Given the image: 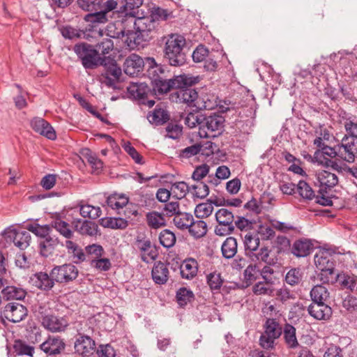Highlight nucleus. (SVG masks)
Wrapping results in <instances>:
<instances>
[{
  "instance_id": "obj_56",
  "label": "nucleus",
  "mask_w": 357,
  "mask_h": 357,
  "mask_svg": "<svg viewBox=\"0 0 357 357\" xmlns=\"http://www.w3.org/2000/svg\"><path fill=\"white\" fill-rule=\"evenodd\" d=\"M296 188L298 194L302 198L312 200L315 197L314 190L306 181L301 180L297 184Z\"/></svg>"
},
{
  "instance_id": "obj_27",
  "label": "nucleus",
  "mask_w": 357,
  "mask_h": 357,
  "mask_svg": "<svg viewBox=\"0 0 357 357\" xmlns=\"http://www.w3.org/2000/svg\"><path fill=\"white\" fill-rule=\"evenodd\" d=\"M75 352L82 356H89L96 349L95 341L88 335H80L75 342Z\"/></svg>"
},
{
  "instance_id": "obj_3",
  "label": "nucleus",
  "mask_w": 357,
  "mask_h": 357,
  "mask_svg": "<svg viewBox=\"0 0 357 357\" xmlns=\"http://www.w3.org/2000/svg\"><path fill=\"white\" fill-rule=\"evenodd\" d=\"M162 46L163 59L172 66H181L186 63L185 51L186 40L184 36L178 33H170L160 39Z\"/></svg>"
},
{
  "instance_id": "obj_12",
  "label": "nucleus",
  "mask_w": 357,
  "mask_h": 357,
  "mask_svg": "<svg viewBox=\"0 0 357 357\" xmlns=\"http://www.w3.org/2000/svg\"><path fill=\"white\" fill-rule=\"evenodd\" d=\"M28 310L25 306L18 303H8L1 312L2 321L7 319L13 323H17L27 316Z\"/></svg>"
},
{
  "instance_id": "obj_11",
  "label": "nucleus",
  "mask_w": 357,
  "mask_h": 357,
  "mask_svg": "<svg viewBox=\"0 0 357 357\" xmlns=\"http://www.w3.org/2000/svg\"><path fill=\"white\" fill-rule=\"evenodd\" d=\"M185 77L187 78H196V79L192 83H188L189 82H188L186 84H181V87H176V89H178L176 92L177 98L180 102L195 107L199 95L192 86L200 81V78L199 76L194 77L187 75H185Z\"/></svg>"
},
{
  "instance_id": "obj_5",
  "label": "nucleus",
  "mask_w": 357,
  "mask_h": 357,
  "mask_svg": "<svg viewBox=\"0 0 357 357\" xmlns=\"http://www.w3.org/2000/svg\"><path fill=\"white\" fill-rule=\"evenodd\" d=\"M73 50L85 69L96 68L100 66L101 59H103V56H98V50H96L92 45L86 43L76 44Z\"/></svg>"
},
{
  "instance_id": "obj_58",
  "label": "nucleus",
  "mask_w": 357,
  "mask_h": 357,
  "mask_svg": "<svg viewBox=\"0 0 357 357\" xmlns=\"http://www.w3.org/2000/svg\"><path fill=\"white\" fill-rule=\"evenodd\" d=\"M206 281L210 289L214 291L219 290L221 288L224 280L220 273L215 271L207 275Z\"/></svg>"
},
{
  "instance_id": "obj_36",
  "label": "nucleus",
  "mask_w": 357,
  "mask_h": 357,
  "mask_svg": "<svg viewBox=\"0 0 357 357\" xmlns=\"http://www.w3.org/2000/svg\"><path fill=\"white\" fill-rule=\"evenodd\" d=\"M129 198L124 194L114 192L106 198V205L114 210H119L128 205Z\"/></svg>"
},
{
  "instance_id": "obj_47",
  "label": "nucleus",
  "mask_w": 357,
  "mask_h": 357,
  "mask_svg": "<svg viewBox=\"0 0 357 357\" xmlns=\"http://www.w3.org/2000/svg\"><path fill=\"white\" fill-rule=\"evenodd\" d=\"M176 302L181 307H184L188 303H191L195 299L193 292L186 287L179 288L176 294Z\"/></svg>"
},
{
  "instance_id": "obj_41",
  "label": "nucleus",
  "mask_w": 357,
  "mask_h": 357,
  "mask_svg": "<svg viewBox=\"0 0 357 357\" xmlns=\"http://www.w3.org/2000/svg\"><path fill=\"white\" fill-rule=\"evenodd\" d=\"M146 221L151 229H158L166 225L165 215L155 211L146 214Z\"/></svg>"
},
{
  "instance_id": "obj_40",
  "label": "nucleus",
  "mask_w": 357,
  "mask_h": 357,
  "mask_svg": "<svg viewBox=\"0 0 357 357\" xmlns=\"http://www.w3.org/2000/svg\"><path fill=\"white\" fill-rule=\"evenodd\" d=\"M237 241L234 237H227L221 246L222 257L225 259H231L237 253Z\"/></svg>"
},
{
  "instance_id": "obj_13",
  "label": "nucleus",
  "mask_w": 357,
  "mask_h": 357,
  "mask_svg": "<svg viewBox=\"0 0 357 357\" xmlns=\"http://www.w3.org/2000/svg\"><path fill=\"white\" fill-rule=\"evenodd\" d=\"M144 0H120L118 17H121L122 24L127 21H133L138 14L139 8L143 4Z\"/></svg>"
},
{
  "instance_id": "obj_37",
  "label": "nucleus",
  "mask_w": 357,
  "mask_h": 357,
  "mask_svg": "<svg viewBox=\"0 0 357 357\" xmlns=\"http://www.w3.org/2000/svg\"><path fill=\"white\" fill-rule=\"evenodd\" d=\"M317 179L321 187L324 186L326 189H331L338 183L337 176L327 170H322L317 174Z\"/></svg>"
},
{
  "instance_id": "obj_53",
  "label": "nucleus",
  "mask_w": 357,
  "mask_h": 357,
  "mask_svg": "<svg viewBox=\"0 0 357 357\" xmlns=\"http://www.w3.org/2000/svg\"><path fill=\"white\" fill-rule=\"evenodd\" d=\"M340 147V144H337L334 147H331L326 145L325 147H323V150L320 151L319 149L317 150L314 152V158L319 161V156L327 155L331 158H335L336 157L340 158V154L339 152V149Z\"/></svg>"
},
{
  "instance_id": "obj_32",
  "label": "nucleus",
  "mask_w": 357,
  "mask_h": 357,
  "mask_svg": "<svg viewBox=\"0 0 357 357\" xmlns=\"http://www.w3.org/2000/svg\"><path fill=\"white\" fill-rule=\"evenodd\" d=\"M61 245L66 247L68 254L71 255L73 261L75 264H80L86 260V254L83 249L71 239L66 240Z\"/></svg>"
},
{
  "instance_id": "obj_14",
  "label": "nucleus",
  "mask_w": 357,
  "mask_h": 357,
  "mask_svg": "<svg viewBox=\"0 0 357 357\" xmlns=\"http://www.w3.org/2000/svg\"><path fill=\"white\" fill-rule=\"evenodd\" d=\"M64 339L59 335H48L47 339L40 344V349L47 356L56 357L64 353L66 349Z\"/></svg>"
},
{
  "instance_id": "obj_45",
  "label": "nucleus",
  "mask_w": 357,
  "mask_h": 357,
  "mask_svg": "<svg viewBox=\"0 0 357 357\" xmlns=\"http://www.w3.org/2000/svg\"><path fill=\"white\" fill-rule=\"evenodd\" d=\"M260 239L255 232H248L244 237V245L246 253H251L258 250Z\"/></svg>"
},
{
  "instance_id": "obj_25",
  "label": "nucleus",
  "mask_w": 357,
  "mask_h": 357,
  "mask_svg": "<svg viewBox=\"0 0 357 357\" xmlns=\"http://www.w3.org/2000/svg\"><path fill=\"white\" fill-rule=\"evenodd\" d=\"M50 227L54 229L66 240L72 239L74 236V231L71 229L69 223L64 221L60 213H56L52 217Z\"/></svg>"
},
{
  "instance_id": "obj_64",
  "label": "nucleus",
  "mask_w": 357,
  "mask_h": 357,
  "mask_svg": "<svg viewBox=\"0 0 357 357\" xmlns=\"http://www.w3.org/2000/svg\"><path fill=\"white\" fill-rule=\"evenodd\" d=\"M208 56H209V51L203 45H198L192 54V59L196 63L204 61Z\"/></svg>"
},
{
  "instance_id": "obj_33",
  "label": "nucleus",
  "mask_w": 357,
  "mask_h": 357,
  "mask_svg": "<svg viewBox=\"0 0 357 357\" xmlns=\"http://www.w3.org/2000/svg\"><path fill=\"white\" fill-rule=\"evenodd\" d=\"M153 281L158 284H165L169 278L167 264L160 261L155 262L151 271Z\"/></svg>"
},
{
  "instance_id": "obj_20",
  "label": "nucleus",
  "mask_w": 357,
  "mask_h": 357,
  "mask_svg": "<svg viewBox=\"0 0 357 357\" xmlns=\"http://www.w3.org/2000/svg\"><path fill=\"white\" fill-rule=\"evenodd\" d=\"M130 97L137 100L141 104H146V100L152 95L151 89L144 82L131 83L127 88Z\"/></svg>"
},
{
  "instance_id": "obj_10",
  "label": "nucleus",
  "mask_w": 357,
  "mask_h": 357,
  "mask_svg": "<svg viewBox=\"0 0 357 357\" xmlns=\"http://www.w3.org/2000/svg\"><path fill=\"white\" fill-rule=\"evenodd\" d=\"M79 274L78 268L73 264H65L54 266L51 275L56 282L67 284L75 280Z\"/></svg>"
},
{
  "instance_id": "obj_8",
  "label": "nucleus",
  "mask_w": 357,
  "mask_h": 357,
  "mask_svg": "<svg viewBox=\"0 0 357 357\" xmlns=\"http://www.w3.org/2000/svg\"><path fill=\"white\" fill-rule=\"evenodd\" d=\"M100 66L105 68V73L101 76L105 78L102 82L107 86L116 89V82L119 81L122 74L121 68L118 66L116 61L109 56H103Z\"/></svg>"
},
{
  "instance_id": "obj_19",
  "label": "nucleus",
  "mask_w": 357,
  "mask_h": 357,
  "mask_svg": "<svg viewBox=\"0 0 357 357\" xmlns=\"http://www.w3.org/2000/svg\"><path fill=\"white\" fill-rule=\"evenodd\" d=\"M7 241H13L20 250L26 249L31 241V235L28 231H17L15 229L6 230L3 233Z\"/></svg>"
},
{
  "instance_id": "obj_39",
  "label": "nucleus",
  "mask_w": 357,
  "mask_h": 357,
  "mask_svg": "<svg viewBox=\"0 0 357 357\" xmlns=\"http://www.w3.org/2000/svg\"><path fill=\"white\" fill-rule=\"evenodd\" d=\"M181 277L185 279L193 278L197 273V262L194 259H185L180 267Z\"/></svg>"
},
{
  "instance_id": "obj_61",
  "label": "nucleus",
  "mask_w": 357,
  "mask_h": 357,
  "mask_svg": "<svg viewBox=\"0 0 357 357\" xmlns=\"http://www.w3.org/2000/svg\"><path fill=\"white\" fill-rule=\"evenodd\" d=\"M190 188L185 182L179 181L174 183L171 190L175 194L174 197L177 199H181L185 197Z\"/></svg>"
},
{
  "instance_id": "obj_55",
  "label": "nucleus",
  "mask_w": 357,
  "mask_h": 357,
  "mask_svg": "<svg viewBox=\"0 0 357 357\" xmlns=\"http://www.w3.org/2000/svg\"><path fill=\"white\" fill-rule=\"evenodd\" d=\"M204 114L190 112L185 119V124L190 128L199 127V132L202 131Z\"/></svg>"
},
{
  "instance_id": "obj_7",
  "label": "nucleus",
  "mask_w": 357,
  "mask_h": 357,
  "mask_svg": "<svg viewBox=\"0 0 357 357\" xmlns=\"http://www.w3.org/2000/svg\"><path fill=\"white\" fill-rule=\"evenodd\" d=\"M264 332L259 337V344L266 349L274 348L275 340L282 334L283 327L276 319L267 318L264 324Z\"/></svg>"
},
{
  "instance_id": "obj_18",
  "label": "nucleus",
  "mask_w": 357,
  "mask_h": 357,
  "mask_svg": "<svg viewBox=\"0 0 357 357\" xmlns=\"http://www.w3.org/2000/svg\"><path fill=\"white\" fill-rule=\"evenodd\" d=\"M315 249L313 241L307 238H300L294 241L291 247V253L296 257H305Z\"/></svg>"
},
{
  "instance_id": "obj_1",
  "label": "nucleus",
  "mask_w": 357,
  "mask_h": 357,
  "mask_svg": "<svg viewBox=\"0 0 357 357\" xmlns=\"http://www.w3.org/2000/svg\"><path fill=\"white\" fill-rule=\"evenodd\" d=\"M133 24L135 31L126 30L125 27L120 31H114L112 33L111 28L108 27L109 33L108 36L114 38H123L126 37L125 42L130 47H135L142 45L144 42H149L153 38L157 33L159 22L153 20L150 15L137 17L130 22Z\"/></svg>"
},
{
  "instance_id": "obj_21",
  "label": "nucleus",
  "mask_w": 357,
  "mask_h": 357,
  "mask_svg": "<svg viewBox=\"0 0 357 357\" xmlns=\"http://www.w3.org/2000/svg\"><path fill=\"white\" fill-rule=\"evenodd\" d=\"M90 12V13L86 14L84 17L86 22L90 23L86 27V31L96 32L102 36V31L100 29L98 28V26L99 24L107 22L108 16L105 15V12L101 11L100 9Z\"/></svg>"
},
{
  "instance_id": "obj_31",
  "label": "nucleus",
  "mask_w": 357,
  "mask_h": 357,
  "mask_svg": "<svg viewBox=\"0 0 357 357\" xmlns=\"http://www.w3.org/2000/svg\"><path fill=\"white\" fill-rule=\"evenodd\" d=\"M283 340L284 342L289 349H297L300 344L296 337V328L289 323H285L283 329Z\"/></svg>"
},
{
  "instance_id": "obj_59",
  "label": "nucleus",
  "mask_w": 357,
  "mask_h": 357,
  "mask_svg": "<svg viewBox=\"0 0 357 357\" xmlns=\"http://www.w3.org/2000/svg\"><path fill=\"white\" fill-rule=\"evenodd\" d=\"M271 284V280L258 282L253 286L252 291L256 295H270L273 291Z\"/></svg>"
},
{
  "instance_id": "obj_4",
  "label": "nucleus",
  "mask_w": 357,
  "mask_h": 357,
  "mask_svg": "<svg viewBox=\"0 0 357 357\" xmlns=\"http://www.w3.org/2000/svg\"><path fill=\"white\" fill-rule=\"evenodd\" d=\"M36 312L41 326L52 333L63 332L69 325L66 317L56 316L54 310L47 305H38Z\"/></svg>"
},
{
  "instance_id": "obj_29",
  "label": "nucleus",
  "mask_w": 357,
  "mask_h": 357,
  "mask_svg": "<svg viewBox=\"0 0 357 357\" xmlns=\"http://www.w3.org/2000/svg\"><path fill=\"white\" fill-rule=\"evenodd\" d=\"M348 274L337 273L335 268L320 270L318 278L323 284L338 282L342 288V281L347 279Z\"/></svg>"
},
{
  "instance_id": "obj_38",
  "label": "nucleus",
  "mask_w": 357,
  "mask_h": 357,
  "mask_svg": "<svg viewBox=\"0 0 357 357\" xmlns=\"http://www.w3.org/2000/svg\"><path fill=\"white\" fill-rule=\"evenodd\" d=\"M217 106L216 98L212 94H202L198 96L195 107L197 110H211L214 109Z\"/></svg>"
},
{
  "instance_id": "obj_52",
  "label": "nucleus",
  "mask_w": 357,
  "mask_h": 357,
  "mask_svg": "<svg viewBox=\"0 0 357 357\" xmlns=\"http://www.w3.org/2000/svg\"><path fill=\"white\" fill-rule=\"evenodd\" d=\"M61 33L66 39L73 40L85 37V31L77 29L70 25L64 26L61 29Z\"/></svg>"
},
{
  "instance_id": "obj_6",
  "label": "nucleus",
  "mask_w": 357,
  "mask_h": 357,
  "mask_svg": "<svg viewBox=\"0 0 357 357\" xmlns=\"http://www.w3.org/2000/svg\"><path fill=\"white\" fill-rule=\"evenodd\" d=\"M225 122V119L221 114L215 112L209 115L204 114L199 136L208 138L221 134L224 130Z\"/></svg>"
},
{
  "instance_id": "obj_15",
  "label": "nucleus",
  "mask_w": 357,
  "mask_h": 357,
  "mask_svg": "<svg viewBox=\"0 0 357 357\" xmlns=\"http://www.w3.org/2000/svg\"><path fill=\"white\" fill-rule=\"evenodd\" d=\"M146 65L149 66L147 59L144 61L139 55L131 54L123 63V71L130 77H137L142 73Z\"/></svg>"
},
{
  "instance_id": "obj_17",
  "label": "nucleus",
  "mask_w": 357,
  "mask_h": 357,
  "mask_svg": "<svg viewBox=\"0 0 357 357\" xmlns=\"http://www.w3.org/2000/svg\"><path fill=\"white\" fill-rule=\"evenodd\" d=\"M146 118L154 126H162L170 120V114L164 102L158 103L155 107L148 112Z\"/></svg>"
},
{
  "instance_id": "obj_44",
  "label": "nucleus",
  "mask_w": 357,
  "mask_h": 357,
  "mask_svg": "<svg viewBox=\"0 0 357 357\" xmlns=\"http://www.w3.org/2000/svg\"><path fill=\"white\" fill-rule=\"evenodd\" d=\"M189 233L195 238H199L206 235L207 232V225L206 222L202 220L195 221L192 220L190 223Z\"/></svg>"
},
{
  "instance_id": "obj_26",
  "label": "nucleus",
  "mask_w": 357,
  "mask_h": 357,
  "mask_svg": "<svg viewBox=\"0 0 357 357\" xmlns=\"http://www.w3.org/2000/svg\"><path fill=\"white\" fill-rule=\"evenodd\" d=\"M347 140L348 137L347 136L343 137L340 147L341 149H339V152L340 158L347 162L352 163L357 158V140L346 142Z\"/></svg>"
},
{
  "instance_id": "obj_35",
  "label": "nucleus",
  "mask_w": 357,
  "mask_h": 357,
  "mask_svg": "<svg viewBox=\"0 0 357 357\" xmlns=\"http://www.w3.org/2000/svg\"><path fill=\"white\" fill-rule=\"evenodd\" d=\"M314 263L319 270L334 269L333 257L326 251L319 252L314 256Z\"/></svg>"
},
{
  "instance_id": "obj_42",
  "label": "nucleus",
  "mask_w": 357,
  "mask_h": 357,
  "mask_svg": "<svg viewBox=\"0 0 357 357\" xmlns=\"http://www.w3.org/2000/svg\"><path fill=\"white\" fill-rule=\"evenodd\" d=\"M3 297L6 300H23L26 295V291L15 286H7L1 291Z\"/></svg>"
},
{
  "instance_id": "obj_28",
  "label": "nucleus",
  "mask_w": 357,
  "mask_h": 357,
  "mask_svg": "<svg viewBox=\"0 0 357 357\" xmlns=\"http://www.w3.org/2000/svg\"><path fill=\"white\" fill-rule=\"evenodd\" d=\"M73 223L75 230L82 236H96L99 234L98 226L94 222L77 219Z\"/></svg>"
},
{
  "instance_id": "obj_16",
  "label": "nucleus",
  "mask_w": 357,
  "mask_h": 357,
  "mask_svg": "<svg viewBox=\"0 0 357 357\" xmlns=\"http://www.w3.org/2000/svg\"><path fill=\"white\" fill-rule=\"evenodd\" d=\"M136 246L140 252L141 259L144 262L149 260H155L158 255V247L153 244L149 238L137 237L135 241Z\"/></svg>"
},
{
  "instance_id": "obj_46",
  "label": "nucleus",
  "mask_w": 357,
  "mask_h": 357,
  "mask_svg": "<svg viewBox=\"0 0 357 357\" xmlns=\"http://www.w3.org/2000/svg\"><path fill=\"white\" fill-rule=\"evenodd\" d=\"M218 202L215 198L214 200L209 199L208 202L199 204L195 209V214L198 218H205L210 216L213 211V202Z\"/></svg>"
},
{
  "instance_id": "obj_9",
  "label": "nucleus",
  "mask_w": 357,
  "mask_h": 357,
  "mask_svg": "<svg viewBox=\"0 0 357 357\" xmlns=\"http://www.w3.org/2000/svg\"><path fill=\"white\" fill-rule=\"evenodd\" d=\"M215 219L218 223L215 227V234L223 236L229 235L234 231V215L227 208H222L215 213Z\"/></svg>"
},
{
  "instance_id": "obj_48",
  "label": "nucleus",
  "mask_w": 357,
  "mask_h": 357,
  "mask_svg": "<svg viewBox=\"0 0 357 357\" xmlns=\"http://www.w3.org/2000/svg\"><path fill=\"white\" fill-rule=\"evenodd\" d=\"M26 229L34 234L36 236L44 239L50 236L52 227L50 223L48 225H40L38 223L30 224L26 226Z\"/></svg>"
},
{
  "instance_id": "obj_60",
  "label": "nucleus",
  "mask_w": 357,
  "mask_h": 357,
  "mask_svg": "<svg viewBox=\"0 0 357 357\" xmlns=\"http://www.w3.org/2000/svg\"><path fill=\"white\" fill-rule=\"evenodd\" d=\"M78 6L86 11L98 10L102 6V0H77Z\"/></svg>"
},
{
  "instance_id": "obj_2",
  "label": "nucleus",
  "mask_w": 357,
  "mask_h": 357,
  "mask_svg": "<svg viewBox=\"0 0 357 357\" xmlns=\"http://www.w3.org/2000/svg\"><path fill=\"white\" fill-rule=\"evenodd\" d=\"M146 59L149 63L147 72L152 84V95L166 94L173 89L181 87V84L185 85L188 82L192 83L196 79V78H187L185 75L169 77V72L163 66L158 65L153 58Z\"/></svg>"
},
{
  "instance_id": "obj_62",
  "label": "nucleus",
  "mask_w": 357,
  "mask_h": 357,
  "mask_svg": "<svg viewBox=\"0 0 357 357\" xmlns=\"http://www.w3.org/2000/svg\"><path fill=\"white\" fill-rule=\"evenodd\" d=\"M96 50H98V56H107L114 49V43L110 38H104L96 45Z\"/></svg>"
},
{
  "instance_id": "obj_54",
  "label": "nucleus",
  "mask_w": 357,
  "mask_h": 357,
  "mask_svg": "<svg viewBox=\"0 0 357 357\" xmlns=\"http://www.w3.org/2000/svg\"><path fill=\"white\" fill-rule=\"evenodd\" d=\"M82 155L85 160L91 166L92 169L97 171V172L102 169L103 165L102 162L98 158V157L93 153L90 149H86L83 150Z\"/></svg>"
},
{
  "instance_id": "obj_30",
  "label": "nucleus",
  "mask_w": 357,
  "mask_h": 357,
  "mask_svg": "<svg viewBox=\"0 0 357 357\" xmlns=\"http://www.w3.org/2000/svg\"><path fill=\"white\" fill-rule=\"evenodd\" d=\"M59 243L60 241L58 237L49 236L44 239H41L38 242L40 254L44 257L52 256Z\"/></svg>"
},
{
  "instance_id": "obj_22",
  "label": "nucleus",
  "mask_w": 357,
  "mask_h": 357,
  "mask_svg": "<svg viewBox=\"0 0 357 357\" xmlns=\"http://www.w3.org/2000/svg\"><path fill=\"white\" fill-rule=\"evenodd\" d=\"M31 128L37 133L54 140L56 138V132L53 127L46 120L40 117H34L31 121Z\"/></svg>"
},
{
  "instance_id": "obj_49",
  "label": "nucleus",
  "mask_w": 357,
  "mask_h": 357,
  "mask_svg": "<svg viewBox=\"0 0 357 357\" xmlns=\"http://www.w3.org/2000/svg\"><path fill=\"white\" fill-rule=\"evenodd\" d=\"M310 296L312 301L326 302L329 297V292L324 286L318 284L312 289Z\"/></svg>"
},
{
  "instance_id": "obj_51",
  "label": "nucleus",
  "mask_w": 357,
  "mask_h": 357,
  "mask_svg": "<svg viewBox=\"0 0 357 357\" xmlns=\"http://www.w3.org/2000/svg\"><path fill=\"white\" fill-rule=\"evenodd\" d=\"M160 243L165 248L173 247L176 241L174 232L168 229H163L159 234Z\"/></svg>"
},
{
  "instance_id": "obj_34",
  "label": "nucleus",
  "mask_w": 357,
  "mask_h": 357,
  "mask_svg": "<svg viewBox=\"0 0 357 357\" xmlns=\"http://www.w3.org/2000/svg\"><path fill=\"white\" fill-rule=\"evenodd\" d=\"M271 250L268 247L264 246L257 251L248 253V256L253 261H261L269 266H274L277 264L276 258H271L269 257Z\"/></svg>"
},
{
  "instance_id": "obj_23",
  "label": "nucleus",
  "mask_w": 357,
  "mask_h": 357,
  "mask_svg": "<svg viewBox=\"0 0 357 357\" xmlns=\"http://www.w3.org/2000/svg\"><path fill=\"white\" fill-rule=\"evenodd\" d=\"M29 282L42 291H49L54 286L55 280L52 277L51 273L49 275L40 271L30 277Z\"/></svg>"
},
{
  "instance_id": "obj_43",
  "label": "nucleus",
  "mask_w": 357,
  "mask_h": 357,
  "mask_svg": "<svg viewBox=\"0 0 357 357\" xmlns=\"http://www.w3.org/2000/svg\"><path fill=\"white\" fill-rule=\"evenodd\" d=\"M99 221L102 227L113 229H124L128 225V221L122 218H103Z\"/></svg>"
},
{
  "instance_id": "obj_50",
  "label": "nucleus",
  "mask_w": 357,
  "mask_h": 357,
  "mask_svg": "<svg viewBox=\"0 0 357 357\" xmlns=\"http://www.w3.org/2000/svg\"><path fill=\"white\" fill-rule=\"evenodd\" d=\"M192 220H193V216L192 214L181 212L177 213L173 219L175 226L180 229H188Z\"/></svg>"
},
{
  "instance_id": "obj_24",
  "label": "nucleus",
  "mask_w": 357,
  "mask_h": 357,
  "mask_svg": "<svg viewBox=\"0 0 357 357\" xmlns=\"http://www.w3.org/2000/svg\"><path fill=\"white\" fill-rule=\"evenodd\" d=\"M309 314L317 320H328L332 315L331 307L325 302H314L307 307Z\"/></svg>"
},
{
  "instance_id": "obj_57",
  "label": "nucleus",
  "mask_w": 357,
  "mask_h": 357,
  "mask_svg": "<svg viewBox=\"0 0 357 357\" xmlns=\"http://www.w3.org/2000/svg\"><path fill=\"white\" fill-rule=\"evenodd\" d=\"M303 278V272L300 268L290 269L285 276V281L287 284L294 286L301 282Z\"/></svg>"
},
{
  "instance_id": "obj_63",
  "label": "nucleus",
  "mask_w": 357,
  "mask_h": 357,
  "mask_svg": "<svg viewBox=\"0 0 357 357\" xmlns=\"http://www.w3.org/2000/svg\"><path fill=\"white\" fill-rule=\"evenodd\" d=\"M15 352L18 355H27L29 356H33V347L27 345L22 340H16L13 346Z\"/></svg>"
}]
</instances>
